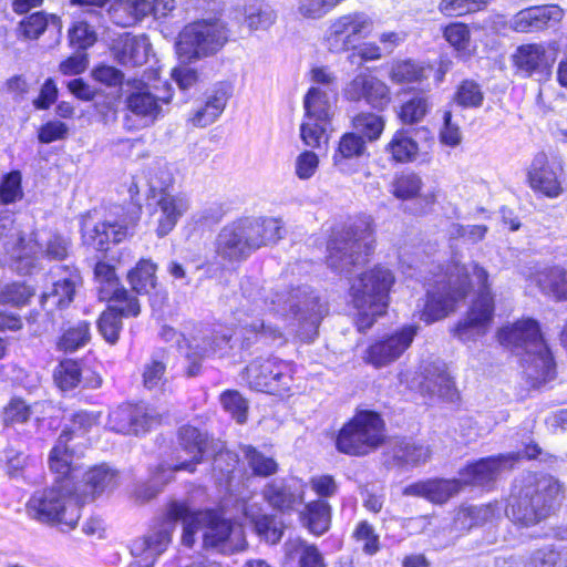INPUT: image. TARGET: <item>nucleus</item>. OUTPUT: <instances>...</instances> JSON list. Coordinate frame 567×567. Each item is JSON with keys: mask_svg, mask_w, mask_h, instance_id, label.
Returning <instances> with one entry per match:
<instances>
[{"mask_svg": "<svg viewBox=\"0 0 567 567\" xmlns=\"http://www.w3.org/2000/svg\"><path fill=\"white\" fill-rule=\"evenodd\" d=\"M393 274L384 267H374L351 281L350 297L357 310L355 326L360 332L370 329L385 312Z\"/></svg>", "mask_w": 567, "mask_h": 567, "instance_id": "0eeeda50", "label": "nucleus"}, {"mask_svg": "<svg viewBox=\"0 0 567 567\" xmlns=\"http://www.w3.org/2000/svg\"><path fill=\"white\" fill-rule=\"evenodd\" d=\"M372 28L373 21L367 13L350 12L329 21L323 42L332 53L346 52L367 38Z\"/></svg>", "mask_w": 567, "mask_h": 567, "instance_id": "ddd939ff", "label": "nucleus"}, {"mask_svg": "<svg viewBox=\"0 0 567 567\" xmlns=\"http://www.w3.org/2000/svg\"><path fill=\"white\" fill-rule=\"evenodd\" d=\"M241 452L255 475L268 477L278 472V463L272 457L257 451L254 446L244 445Z\"/></svg>", "mask_w": 567, "mask_h": 567, "instance_id": "8fccbe9b", "label": "nucleus"}, {"mask_svg": "<svg viewBox=\"0 0 567 567\" xmlns=\"http://www.w3.org/2000/svg\"><path fill=\"white\" fill-rule=\"evenodd\" d=\"M498 340L505 347L523 349L525 373L535 383H545L555 377V362L550 350L534 319H523L498 331Z\"/></svg>", "mask_w": 567, "mask_h": 567, "instance_id": "20e7f679", "label": "nucleus"}, {"mask_svg": "<svg viewBox=\"0 0 567 567\" xmlns=\"http://www.w3.org/2000/svg\"><path fill=\"white\" fill-rule=\"evenodd\" d=\"M564 10L557 4L535 6L520 10L509 21L512 30L522 33L538 32L559 23Z\"/></svg>", "mask_w": 567, "mask_h": 567, "instance_id": "5701e85b", "label": "nucleus"}, {"mask_svg": "<svg viewBox=\"0 0 567 567\" xmlns=\"http://www.w3.org/2000/svg\"><path fill=\"white\" fill-rule=\"evenodd\" d=\"M90 338V324L86 321H79L63 331L56 347L64 352H74L84 347Z\"/></svg>", "mask_w": 567, "mask_h": 567, "instance_id": "49530a36", "label": "nucleus"}, {"mask_svg": "<svg viewBox=\"0 0 567 567\" xmlns=\"http://www.w3.org/2000/svg\"><path fill=\"white\" fill-rule=\"evenodd\" d=\"M369 225L364 221L336 227L327 245V264L338 272H349L365 260L369 250Z\"/></svg>", "mask_w": 567, "mask_h": 567, "instance_id": "9b49d317", "label": "nucleus"}, {"mask_svg": "<svg viewBox=\"0 0 567 567\" xmlns=\"http://www.w3.org/2000/svg\"><path fill=\"white\" fill-rule=\"evenodd\" d=\"M494 515L492 505L461 506L454 516V528L457 532H467L482 525Z\"/></svg>", "mask_w": 567, "mask_h": 567, "instance_id": "c03bdc74", "label": "nucleus"}, {"mask_svg": "<svg viewBox=\"0 0 567 567\" xmlns=\"http://www.w3.org/2000/svg\"><path fill=\"white\" fill-rule=\"evenodd\" d=\"M413 133L415 135H420L427 142V148L431 147L433 138L430 136V132L427 130H398L385 146V152L390 154L393 161L398 163L414 162L419 158L420 154L423 153L424 146H420L417 144ZM426 153L427 152L424 151V154Z\"/></svg>", "mask_w": 567, "mask_h": 567, "instance_id": "bb28decb", "label": "nucleus"}, {"mask_svg": "<svg viewBox=\"0 0 567 567\" xmlns=\"http://www.w3.org/2000/svg\"><path fill=\"white\" fill-rule=\"evenodd\" d=\"M69 40L72 47L84 52L96 42L97 34L87 21L78 20L69 30Z\"/></svg>", "mask_w": 567, "mask_h": 567, "instance_id": "4d7b16f0", "label": "nucleus"}, {"mask_svg": "<svg viewBox=\"0 0 567 567\" xmlns=\"http://www.w3.org/2000/svg\"><path fill=\"white\" fill-rule=\"evenodd\" d=\"M0 243L6 261L20 275H28L40 257L62 260L69 255L70 243L59 235L51 236L44 245L33 239L25 240L22 231L10 218L0 221Z\"/></svg>", "mask_w": 567, "mask_h": 567, "instance_id": "423d86ee", "label": "nucleus"}, {"mask_svg": "<svg viewBox=\"0 0 567 567\" xmlns=\"http://www.w3.org/2000/svg\"><path fill=\"white\" fill-rule=\"evenodd\" d=\"M487 281V271L478 265L451 267L441 279H436L427 288L420 319L426 324L444 319L455 311L457 303L466 298L474 286H477V297L466 317L454 329L455 337L461 341H475L488 331L494 317V296Z\"/></svg>", "mask_w": 567, "mask_h": 567, "instance_id": "f03ea898", "label": "nucleus"}, {"mask_svg": "<svg viewBox=\"0 0 567 567\" xmlns=\"http://www.w3.org/2000/svg\"><path fill=\"white\" fill-rule=\"evenodd\" d=\"M54 381L62 391H69L79 385L81 368L73 360L62 361L54 371Z\"/></svg>", "mask_w": 567, "mask_h": 567, "instance_id": "5fc2aeb1", "label": "nucleus"}, {"mask_svg": "<svg viewBox=\"0 0 567 567\" xmlns=\"http://www.w3.org/2000/svg\"><path fill=\"white\" fill-rule=\"evenodd\" d=\"M560 493L561 486L554 476L527 473L515 481L506 514L520 526L536 525L549 515Z\"/></svg>", "mask_w": 567, "mask_h": 567, "instance_id": "7ed1b4c3", "label": "nucleus"}, {"mask_svg": "<svg viewBox=\"0 0 567 567\" xmlns=\"http://www.w3.org/2000/svg\"><path fill=\"white\" fill-rule=\"evenodd\" d=\"M423 69L411 60L394 62L389 76L394 83H410L421 80Z\"/></svg>", "mask_w": 567, "mask_h": 567, "instance_id": "e2e57ef3", "label": "nucleus"}, {"mask_svg": "<svg viewBox=\"0 0 567 567\" xmlns=\"http://www.w3.org/2000/svg\"><path fill=\"white\" fill-rule=\"evenodd\" d=\"M489 1L491 0H442L439 9L445 16L458 17L478 11L486 7Z\"/></svg>", "mask_w": 567, "mask_h": 567, "instance_id": "0e129e2a", "label": "nucleus"}, {"mask_svg": "<svg viewBox=\"0 0 567 567\" xmlns=\"http://www.w3.org/2000/svg\"><path fill=\"white\" fill-rule=\"evenodd\" d=\"M254 302L257 303L256 308H260L261 306L254 298ZM257 309H247V311L255 312ZM246 318H239L241 322V328L245 331V334H251L256 341H262L264 343L269 344H282L285 342V336L282 331L274 326L270 321H265L264 319L255 318L250 316L248 312H245ZM250 336H245V340L250 343Z\"/></svg>", "mask_w": 567, "mask_h": 567, "instance_id": "f704fd0d", "label": "nucleus"}, {"mask_svg": "<svg viewBox=\"0 0 567 567\" xmlns=\"http://www.w3.org/2000/svg\"><path fill=\"white\" fill-rule=\"evenodd\" d=\"M515 66L525 76H532L535 73H543L548 70L549 63L546 56V50L543 44L530 43L517 48L513 55Z\"/></svg>", "mask_w": 567, "mask_h": 567, "instance_id": "e433bc0d", "label": "nucleus"}, {"mask_svg": "<svg viewBox=\"0 0 567 567\" xmlns=\"http://www.w3.org/2000/svg\"><path fill=\"white\" fill-rule=\"evenodd\" d=\"M172 95L156 96L146 85L136 87L125 99L127 114L124 126L130 130H141L153 125L164 115L163 105H167Z\"/></svg>", "mask_w": 567, "mask_h": 567, "instance_id": "2eb2a0df", "label": "nucleus"}, {"mask_svg": "<svg viewBox=\"0 0 567 567\" xmlns=\"http://www.w3.org/2000/svg\"><path fill=\"white\" fill-rule=\"evenodd\" d=\"M269 310L282 316L291 313L298 324V329L292 331L306 342L313 341L321 320L328 313L327 305L309 287L275 292Z\"/></svg>", "mask_w": 567, "mask_h": 567, "instance_id": "1a4fd4ad", "label": "nucleus"}, {"mask_svg": "<svg viewBox=\"0 0 567 567\" xmlns=\"http://www.w3.org/2000/svg\"><path fill=\"white\" fill-rule=\"evenodd\" d=\"M133 227V224L122 225L105 221L92 225L84 221L82 227L83 243L96 250L104 251L107 250L110 241L117 244L124 240L132 234Z\"/></svg>", "mask_w": 567, "mask_h": 567, "instance_id": "c85d7f7f", "label": "nucleus"}, {"mask_svg": "<svg viewBox=\"0 0 567 567\" xmlns=\"http://www.w3.org/2000/svg\"><path fill=\"white\" fill-rule=\"evenodd\" d=\"M30 406L20 399H12L3 409L2 423L6 430L24 424L31 416Z\"/></svg>", "mask_w": 567, "mask_h": 567, "instance_id": "bf43d9fd", "label": "nucleus"}, {"mask_svg": "<svg viewBox=\"0 0 567 567\" xmlns=\"http://www.w3.org/2000/svg\"><path fill=\"white\" fill-rule=\"evenodd\" d=\"M155 264L151 260H141L127 276L132 289L137 293H147L155 287Z\"/></svg>", "mask_w": 567, "mask_h": 567, "instance_id": "09e8293b", "label": "nucleus"}, {"mask_svg": "<svg viewBox=\"0 0 567 567\" xmlns=\"http://www.w3.org/2000/svg\"><path fill=\"white\" fill-rule=\"evenodd\" d=\"M265 501L275 509L289 512L305 498L303 486L285 480H272L262 489Z\"/></svg>", "mask_w": 567, "mask_h": 567, "instance_id": "7c9ffc66", "label": "nucleus"}, {"mask_svg": "<svg viewBox=\"0 0 567 567\" xmlns=\"http://www.w3.org/2000/svg\"><path fill=\"white\" fill-rule=\"evenodd\" d=\"M417 326L408 324L373 342L365 351V361L375 368L396 361L412 344Z\"/></svg>", "mask_w": 567, "mask_h": 567, "instance_id": "dca6fc26", "label": "nucleus"}, {"mask_svg": "<svg viewBox=\"0 0 567 567\" xmlns=\"http://www.w3.org/2000/svg\"><path fill=\"white\" fill-rule=\"evenodd\" d=\"M226 40V29L218 20L197 21L181 33L178 50L198 58L217 52Z\"/></svg>", "mask_w": 567, "mask_h": 567, "instance_id": "4468645a", "label": "nucleus"}, {"mask_svg": "<svg viewBox=\"0 0 567 567\" xmlns=\"http://www.w3.org/2000/svg\"><path fill=\"white\" fill-rule=\"evenodd\" d=\"M81 506L76 488L70 486V480H62L35 491L25 504V512L38 523L70 532L79 523Z\"/></svg>", "mask_w": 567, "mask_h": 567, "instance_id": "39448f33", "label": "nucleus"}, {"mask_svg": "<svg viewBox=\"0 0 567 567\" xmlns=\"http://www.w3.org/2000/svg\"><path fill=\"white\" fill-rule=\"evenodd\" d=\"M430 109L423 94H415L402 103L399 112L400 120L405 124H414L423 120Z\"/></svg>", "mask_w": 567, "mask_h": 567, "instance_id": "864d4df0", "label": "nucleus"}, {"mask_svg": "<svg viewBox=\"0 0 567 567\" xmlns=\"http://www.w3.org/2000/svg\"><path fill=\"white\" fill-rule=\"evenodd\" d=\"M189 200L182 193H163L157 198V208L154 217L157 223L156 234L158 237L168 235L176 226L178 219L187 212Z\"/></svg>", "mask_w": 567, "mask_h": 567, "instance_id": "cd10ccee", "label": "nucleus"}, {"mask_svg": "<svg viewBox=\"0 0 567 567\" xmlns=\"http://www.w3.org/2000/svg\"><path fill=\"white\" fill-rule=\"evenodd\" d=\"M50 24L56 29L61 28L60 19L56 16L35 12L20 22L19 31L25 39L34 40L38 39Z\"/></svg>", "mask_w": 567, "mask_h": 567, "instance_id": "de8ad7c7", "label": "nucleus"}, {"mask_svg": "<svg viewBox=\"0 0 567 567\" xmlns=\"http://www.w3.org/2000/svg\"><path fill=\"white\" fill-rule=\"evenodd\" d=\"M328 125L329 122L305 118L300 126V137L305 145L311 148L319 147L326 136Z\"/></svg>", "mask_w": 567, "mask_h": 567, "instance_id": "774afa93", "label": "nucleus"}, {"mask_svg": "<svg viewBox=\"0 0 567 567\" xmlns=\"http://www.w3.org/2000/svg\"><path fill=\"white\" fill-rule=\"evenodd\" d=\"M152 44L145 34L120 35L112 45V53L117 63L126 68L145 64L151 55Z\"/></svg>", "mask_w": 567, "mask_h": 567, "instance_id": "a878e982", "label": "nucleus"}, {"mask_svg": "<svg viewBox=\"0 0 567 567\" xmlns=\"http://www.w3.org/2000/svg\"><path fill=\"white\" fill-rule=\"evenodd\" d=\"M333 101L334 90L328 92L321 87H310L303 99L305 118L330 122Z\"/></svg>", "mask_w": 567, "mask_h": 567, "instance_id": "58836bf2", "label": "nucleus"}, {"mask_svg": "<svg viewBox=\"0 0 567 567\" xmlns=\"http://www.w3.org/2000/svg\"><path fill=\"white\" fill-rule=\"evenodd\" d=\"M384 422L372 411H360L339 430L336 447L340 453L364 456L384 441Z\"/></svg>", "mask_w": 567, "mask_h": 567, "instance_id": "9d476101", "label": "nucleus"}, {"mask_svg": "<svg viewBox=\"0 0 567 567\" xmlns=\"http://www.w3.org/2000/svg\"><path fill=\"white\" fill-rule=\"evenodd\" d=\"M94 275L100 286V293L102 299H109L116 302H126V307L121 310L126 316H137L140 313V303L136 297L123 287H118V280L115 270L106 262L99 261L94 268Z\"/></svg>", "mask_w": 567, "mask_h": 567, "instance_id": "393cba45", "label": "nucleus"}, {"mask_svg": "<svg viewBox=\"0 0 567 567\" xmlns=\"http://www.w3.org/2000/svg\"><path fill=\"white\" fill-rule=\"evenodd\" d=\"M365 142L355 133H346L339 141L332 162L333 166L344 174H351L354 169L351 162L365 153Z\"/></svg>", "mask_w": 567, "mask_h": 567, "instance_id": "4c0bfd02", "label": "nucleus"}, {"mask_svg": "<svg viewBox=\"0 0 567 567\" xmlns=\"http://www.w3.org/2000/svg\"><path fill=\"white\" fill-rule=\"evenodd\" d=\"M295 372L291 361L272 355L258 357L246 367L244 378L250 389L281 394L290 390Z\"/></svg>", "mask_w": 567, "mask_h": 567, "instance_id": "f8f14e48", "label": "nucleus"}, {"mask_svg": "<svg viewBox=\"0 0 567 567\" xmlns=\"http://www.w3.org/2000/svg\"><path fill=\"white\" fill-rule=\"evenodd\" d=\"M353 128L369 141L378 140L385 126L384 118L375 113L362 112L352 120Z\"/></svg>", "mask_w": 567, "mask_h": 567, "instance_id": "3c124183", "label": "nucleus"}, {"mask_svg": "<svg viewBox=\"0 0 567 567\" xmlns=\"http://www.w3.org/2000/svg\"><path fill=\"white\" fill-rule=\"evenodd\" d=\"M220 403L238 423H245L247 420L248 403L236 390H227L220 395Z\"/></svg>", "mask_w": 567, "mask_h": 567, "instance_id": "680f3d73", "label": "nucleus"}, {"mask_svg": "<svg viewBox=\"0 0 567 567\" xmlns=\"http://www.w3.org/2000/svg\"><path fill=\"white\" fill-rule=\"evenodd\" d=\"M423 381L420 384L422 392L453 402L457 399L454 381L450 377L443 362L435 361L423 368Z\"/></svg>", "mask_w": 567, "mask_h": 567, "instance_id": "c756f323", "label": "nucleus"}, {"mask_svg": "<svg viewBox=\"0 0 567 567\" xmlns=\"http://www.w3.org/2000/svg\"><path fill=\"white\" fill-rule=\"evenodd\" d=\"M178 520L183 522L182 543L192 547L195 534L203 532L206 548H216L224 554L241 551L246 548L244 530L214 511H192L184 502H171L162 515L142 538L131 545L134 560L128 567H154L157 558L167 549Z\"/></svg>", "mask_w": 567, "mask_h": 567, "instance_id": "f257e3e1", "label": "nucleus"}, {"mask_svg": "<svg viewBox=\"0 0 567 567\" xmlns=\"http://www.w3.org/2000/svg\"><path fill=\"white\" fill-rule=\"evenodd\" d=\"M126 302H118L117 306H111L99 318L97 329L102 337L111 344L118 340L122 329V317H127L122 310Z\"/></svg>", "mask_w": 567, "mask_h": 567, "instance_id": "a18cd8bd", "label": "nucleus"}, {"mask_svg": "<svg viewBox=\"0 0 567 567\" xmlns=\"http://www.w3.org/2000/svg\"><path fill=\"white\" fill-rule=\"evenodd\" d=\"M155 422V415L143 404H121L109 413L106 426L125 435L147 432Z\"/></svg>", "mask_w": 567, "mask_h": 567, "instance_id": "412c9836", "label": "nucleus"}, {"mask_svg": "<svg viewBox=\"0 0 567 567\" xmlns=\"http://www.w3.org/2000/svg\"><path fill=\"white\" fill-rule=\"evenodd\" d=\"M524 567H567L563 553L553 546L533 550L524 561Z\"/></svg>", "mask_w": 567, "mask_h": 567, "instance_id": "603ef678", "label": "nucleus"}, {"mask_svg": "<svg viewBox=\"0 0 567 567\" xmlns=\"http://www.w3.org/2000/svg\"><path fill=\"white\" fill-rule=\"evenodd\" d=\"M207 445L206 433L197 427L185 425L178 432V450L176 464H162L151 475L150 481L141 485L136 492V498L146 502L154 498L162 488L173 480L177 471H187L193 473L196 464L203 460V454Z\"/></svg>", "mask_w": 567, "mask_h": 567, "instance_id": "6e6552de", "label": "nucleus"}, {"mask_svg": "<svg viewBox=\"0 0 567 567\" xmlns=\"http://www.w3.org/2000/svg\"><path fill=\"white\" fill-rule=\"evenodd\" d=\"M422 188V179L416 174H403L392 183L391 193L399 199L414 198Z\"/></svg>", "mask_w": 567, "mask_h": 567, "instance_id": "052dcab7", "label": "nucleus"}, {"mask_svg": "<svg viewBox=\"0 0 567 567\" xmlns=\"http://www.w3.org/2000/svg\"><path fill=\"white\" fill-rule=\"evenodd\" d=\"M231 337L225 333H216L207 337H203L202 340L193 338L188 341V351L186 358L189 361L187 368V374L195 377L199 372V360L212 354L223 355L226 348L228 347Z\"/></svg>", "mask_w": 567, "mask_h": 567, "instance_id": "2f4dec72", "label": "nucleus"}, {"mask_svg": "<svg viewBox=\"0 0 567 567\" xmlns=\"http://www.w3.org/2000/svg\"><path fill=\"white\" fill-rule=\"evenodd\" d=\"M245 218L225 226L216 238V254L223 260L237 262L256 251Z\"/></svg>", "mask_w": 567, "mask_h": 567, "instance_id": "a211bd4d", "label": "nucleus"}, {"mask_svg": "<svg viewBox=\"0 0 567 567\" xmlns=\"http://www.w3.org/2000/svg\"><path fill=\"white\" fill-rule=\"evenodd\" d=\"M454 100L462 107H480L484 101V93L477 82L464 80L457 86Z\"/></svg>", "mask_w": 567, "mask_h": 567, "instance_id": "6e6d98bb", "label": "nucleus"}, {"mask_svg": "<svg viewBox=\"0 0 567 567\" xmlns=\"http://www.w3.org/2000/svg\"><path fill=\"white\" fill-rule=\"evenodd\" d=\"M540 290L558 301L567 300V270L561 266L545 268L538 274Z\"/></svg>", "mask_w": 567, "mask_h": 567, "instance_id": "79ce46f5", "label": "nucleus"}, {"mask_svg": "<svg viewBox=\"0 0 567 567\" xmlns=\"http://www.w3.org/2000/svg\"><path fill=\"white\" fill-rule=\"evenodd\" d=\"M444 38L462 56L468 55L470 30L465 24H449L444 30Z\"/></svg>", "mask_w": 567, "mask_h": 567, "instance_id": "338daca9", "label": "nucleus"}, {"mask_svg": "<svg viewBox=\"0 0 567 567\" xmlns=\"http://www.w3.org/2000/svg\"><path fill=\"white\" fill-rule=\"evenodd\" d=\"M431 456L429 446L410 440H402L393 447V458L399 465L417 466Z\"/></svg>", "mask_w": 567, "mask_h": 567, "instance_id": "37998d69", "label": "nucleus"}, {"mask_svg": "<svg viewBox=\"0 0 567 567\" xmlns=\"http://www.w3.org/2000/svg\"><path fill=\"white\" fill-rule=\"evenodd\" d=\"M71 433L62 431L49 455L50 470L59 475L55 481L70 480V486H74L78 478V470L73 466V457L68 449Z\"/></svg>", "mask_w": 567, "mask_h": 567, "instance_id": "72a5a7b5", "label": "nucleus"}, {"mask_svg": "<svg viewBox=\"0 0 567 567\" xmlns=\"http://www.w3.org/2000/svg\"><path fill=\"white\" fill-rule=\"evenodd\" d=\"M81 285L82 277L75 267H59L52 285L41 296L42 307L47 311L69 307Z\"/></svg>", "mask_w": 567, "mask_h": 567, "instance_id": "6ab92c4d", "label": "nucleus"}, {"mask_svg": "<svg viewBox=\"0 0 567 567\" xmlns=\"http://www.w3.org/2000/svg\"><path fill=\"white\" fill-rule=\"evenodd\" d=\"M32 296L33 290L31 287L22 282H13L2 288L0 291V302L19 307L28 303Z\"/></svg>", "mask_w": 567, "mask_h": 567, "instance_id": "69168bd1", "label": "nucleus"}, {"mask_svg": "<svg viewBox=\"0 0 567 567\" xmlns=\"http://www.w3.org/2000/svg\"><path fill=\"white\" fill-rule=\"evenodd\" d=\"M529 187L548 197L557 198L563 192L564 166L559 159L548 158L545 153H538L527 173Z\"/></svg>", "mask_w": 567, "mask_h": 567, "instance_id": "f3484780", "label": "nucleus"}, {"mask_svg": "<svg viewBox=\"0 0 567 567\" xmlns=\"http://www.w3.org/2000/svg\"><path fill=\"white\" fill-rule=\"evenodd\" d=\"M229 99L228 87L225 84L216 86L189 118L194 126L206 127L213 124L224 112Z\"/></svg>", "mask_w": 567, "mask_h": 567, "instance_id": "c9c22d12", "label": "nucleus"}, {"mask_svg": "<svg viewBox=\"0 0 567 567\" xmlns=\"http://www.w3.org/2000/svg\"><path fill=\"white\" fill-rule=\"evenodd\" d=\"M463 486L462 480H427L406 486L404 495L420 496L436 504H443L456 495Z\"/></svg>", "mask_w": 567, "mask_h": 567, "instance_id": "473e14b6", "label": "nucleus"}, {"mask_svg": "<svg viewBox=\"0 0 567 567\" xmlns=\"http://www.w3.org/2000/svg\"><path fill=\"white\" fill-rule=\"evenodd\" d=\"M166 362L164 357H153L150 362L145 363L142 378L143 384L148 390H159L166 379Z\"/></svg>", "mask_w": 567, "mask_h": 567, "instance_id": "13d9d810", "label": "nucleus"}, {"mask_svg": "<svg viewBox=\"0 0 567 567\" xmlns=\"http://www.w3.org/2000/svg\"><path fill=\"white\" fill-rule=\"evenodd\" d=\"M302 525L313 535L328 532L331 524V507L326 501H313L300 514Z\"/></svg>", "mask_w": 567, "mask_h": 567, "instance_id": "a19ab883", "label": "nucleus"}, {"mask_svg": "<svg viewBox=\"0 0 567 567\" xmlns=\"http://www.w3.org/2000/svg\"><path fill=\"white\" fill-rule=\"evenodd\" d=\"M245 220L256 249L275 244L284 236L285 229L280 219L246 217Z\"/></svg>", "mask_w": 567, "mask_h": 567, "instance_id": "ea45409f", "label": "nucleus"}, {"mask_svg": "<svg viewBox=\"0 0 567 567\" xmlns=\"http://www.w3.org/2000/svg\"><path fill=\"white\" fill-rule=\"evenodd\" d=\"M118 482L117 471L106 464H101L85 472L83 481L81 483L75 482L73 488H76V495L83 505L99 495L111 493L117 487Z\"/></svg>", "mask_w": 567, "mask_h": 567, "instance_id": "b1692460", "label": "nucleus"}, {"mask_svg": "<svg viewBox=\"0 0 567 567\" xmlns=\"http://www.w3.org/2000/svg\"><path fill=\"white\" fill-rule=\"evenodd\" d=\"M519 460V452L481 458L467 465L460 473L461 480L463 484L488 485L495 482L503 473L511 471Z\"/></svg>", "mask_w": 567, "mask_h": 567, "instance_id": "aec40b11", "label": "nucleus"}, {"mask_svg": "<svg viewBox=\"0 0 567 567\" xmlns=\"http://www.w3.org/2000/svg\"><path fill=\"white\" fill-rule=\"evenodd\" d=\"M344 97L351 102L364 101L373 109L382 110L390 102L388 85L368 73L355 75L343 90Z\"/></svg>", "mask_w": 567, "mask_h": 567, "instance_id": "4be33fe9", "label": "nucleus"}]
</instances>
